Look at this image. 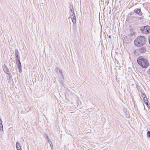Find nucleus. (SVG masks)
Instances as JSON below:
<instances>
[{
  "label": "nucleus",
  "mask_w": 150,
  "mask_h": 150,
  "mask_svg": "<svg viewBox=\"0 0 150 150\" xmlns=\"http://www.w3.org/2000/svg\"><path fill=\"white\" fill-rule=\"evenodd\" d=\"M146 38L142 36L139 37L134 40V43L137 47H141L145 44Z\"/></svg>",
  "instance_id": "obj_1"
},
{
  "label": "nucleus",
  "mask_w": 150,
  "mask_h": 150,
  "mask_svg": "<svg viewBox=\"0 0 150 150\" xmlns=\"http://www.w3.org/2000/svg\"><path fill=\"white\" fill-rule=\"evenodd\" d=\"M138 64L143 68H146L149 66L147 60L142 57H140L137 60Z\"/></svg>",
  "instance_id": "obj_2"
},
{
  "label": "nucleus",
  "mask_w": 150,
  "mask_h": 150,
  "mask_svg": "<svg viewBox=\"0 0 150 150\" xmlns=\"http://www.w3.org/2000/svg\"><path fill=\"white\" fill-rule=\"evenodd\" d=\"M70 18L72 20L73 23L75 24L76 22V19L73 7H70Z\"/></svg>",
  "instance_id": "obj_3"
},
{
  "label": "nucleus",
  "mask_w": 150,
  "mask_h": 150,
  "mask_svg": "<svg viewBox=\"0 0 150 150\" xmlns=\"http://www.w3.org/2000/svg\"><path fill=\"white\" fill-rule=\"evenodd\" d=\"M141 30L144 33H149L150 32V27L148 25L145 26L144 28H142Z\"/></svg>",
  "instance_id": "obj_4"
},
{
  "label": "nucleus",
  "mask_w": 150,
  "mask_h": 150,
  "mask_svg": "<svg viewBox=\"0 0 150 150\" xmlns=\"http://www.w3.org/2000/svg\"><path fill=\"white\" fill-rule=\"evenodd\" d=\"M56 72L59 75V76H61L63 78V75L62 73V72L60 70L59 68L57 67L55 69Z\"/></svg>",
  "instance_id": "obj_5"
},
{
  "label": "nucleus",
  "mask_w": 150,
  "mask_h": 150,
  "mask_svg": "<svg viewBox=\"0 0 150 150\" xmlns=\"http://www.w3.org/2000/svg\"><path fill=\"white\" fill-rule=\"evenodd\" d=\"M134 12L136 14H138L140 16H142V13L140 9L136 8L134 10Z\"/></svg>",
  "instance_id": "obj_6"
},
{
  "label": "nucleus",
  "mask_w": 150,
  "mask_h": 150,
  "mask_svg": "<svg viewBox=\"0 0 150 150\" xmlns=\"http://www.w3.org/2000/svg\"><path fill=\"white\" fill-rule=\"evenodd\" d=\"M4 71L7 74H9V71L8 69L5 65H4V67L3 68Z\"/></svg>",
  "instance_id": "obj_7"
},
{
  "label": "nucleus",
  "mask_w": 150,
  "mask_h": 150,
  "mask_svg": "<svg viewBox=\"0 0 150 150\" xmlns=\"http://www.w3.org/2000/svg\"><path fill=\"white\" fill-rule=\"evenodd\" d=\"M16 146L17 150H22L21 146L18 142H16Z\"/></svg>",
  "instance_id": "obj_8"
},
{
  "label": "nucleus",
  "mask_w": 150,
  "mask_h": 150,
  "mask_svg": "<svg viewBox=\"0 0 150 150\" xmlns=\"http://www.w3.org/2000/svg\"><path fill=\"white\" fill-rule=\"evenodd\" d=\"M146 51V50L144 47H142L139 50V52L141 53H144Z\"/></svg>",
  "instance_id": "obj_9"
},
{
  "label": "nucleus",
  "mask_w": 150,
  "mask_h": 150,
  "mask_svg": "<svg viewBox=\"0 0 150 150\" xmlns=\"http://www.w3.org/2000/svg\"><path fill=\"white\" fill-rule=\"evenodd\" d=\"M144 101L145 103L146 104V105H147V106L148 107V100L147 98L146 97V98H143Z\"/></svg>",
  "instance_id": "obj_10"
},
{
  "label": "nucleus",
  "mask_w": 150,
  "mask_h": 150,
  "mask_svg": "<svg viewBox=\"0 0 150 150\" xmlns=\"http://www.w3.org/2000/svg\"><path fill=\"white\" fill-rule=\"evenodd\" d=\"M15 56L16 57H18L19 56V52L17 49H16L15 51Z\"/></svg>",
  "instance_id": "obj_11"
},
{
  "label": "nucleus",
  "mask_w": 150,
  "mask_h": 150,
  "mask_svg": "<svg viewBox=\"0 0 150 150\" xmlns=\"http://www.w3.org/2000/svg\"><path fill=\"white\" fill-rule=\"evenodd\" d=\"M47 141L50 145V146L51 148V149H53V145L52 144L51 141L49 139H48V141Z\"/></svg>",
  "instance_id": "obj_12"
},
{
  "label": "nucleus",
  "mask_w": 150,
  "mask_h": 150,
  "mask_svg": "<svg viewBox=\"0 0 150 150\" xmlns=\"http://www.w3.org/2000/svg\"><path fill=\"white\" fill-rule=\"evenodd\" d=\"M0 130L2 132L3 131V126L2 123V121L0 122Z\"/></svg>",
  "instance_id": "obj_13"
},
{
  "label": "nucleus",
  "mask_w": 150,
  "mask_h": 150,
  "mask_svg": "<svg viewBox=\"0 0 150 150\" xmlns=\"http://www.w3.org/2000/svg\"><path fill=\"white\" fill-rule=\"evenodd\" d=\"M141 96L143 98L146 97L145 94L144 93H142Z\"/></svg>",
  "instance_id": "obj_14"
},
{
  "label": "nucleus",
  "mask_w": 150,
  "mask_h": 150,
  "mask_svg": "<svg viewBox=\"0 0 150 150\" xmlns=\"http://www.w3.org/2000/svg\"><path fill=\"white\" fill-rule=\"evenodd\" d=\"M147 137H150V131H148L147 132Z\"/></svg>",
  "instance_id": "obj_15"
},
{
  "label": "nucleus",
  "mask_w": 150,
  "mask_h": 150,
  "mask_svg": "<svg viewBox=\"0 0 150 150\" xmlns=\"http://www.w3.org/2000/svg\"><path fill=\"white\" fill-rule=\"evenodd\" d=\"M147 72L148 74L150 75V67H149V69L147 70Z\"/></svg>",
  "instance_id": "obj_16"
},
{
  "label": "nucleus",
  "mask_w": 150,
  "mask_h": 150,
  "mask_svg": "<svg viewBox=\"0 0 150 150\" xmlns=\"http://www.w3.org/2000/svg\"><path fill=\"white\" fill-rule=\"evenodd\" d=\"M18 64V67H21V62L17 63Z\"/></svg>",
  "instance_id": "obj_17"
},
{
  "label": "nucleus",
  "mask_w": 150,
  "mask_h": 150,
  "mask_svg": "<svg viewBox=\"0 0 150 150\" xmlns=\"http://www.w3.org/2000/svg\"><path fill=\"white\" fill-rule=\"evenodd\" d=\"M16 60H19V59H20V57H19V56H18V57H16Z\"/></svg>",
  "instance_id": "obj_18"
},
{
  "label": "nucleus",
  "mask_w": 150,
  "mask_h": 150,
  "mask_svg": "<svg viewBox=\"0 0 150 150\" xmlns=\"http://www.w3.org/2000/svg\"><path fill=\"white\" fill-rule=\"evenodd\" d=\"M45 136H46V138H47V141H48V139H49V138L47 134H45Z\"/></svg>",
  "instance_id": "obj_19"
},
{
  "label": "nucleus",
  "mask_w": 150,
  "mask_h": 150,
  "mask_svg": "<svg viewBox=\"0 0 150 150\" xmlns=\"http://www.w3.org/2000/svg\"><path fill=\"white\" fill-rule=\"evenodd\" d=\"M16 62H17V63L20 62V59H19V60H16Z\"/></svg>",
  "instance_id": "obj_20"
},
{
  "label": "nucleus",
  "mask_w": 150,
  "mask_h": 150,
  "mask_svg": "<svg viewBox=\"0 0 150 150\" xmlns=\"http://www.w3.org/2000/svg\"><path fill=\"white\" fill-rule=\"evenodd\" d=\"M18 69H19H19H21V67H18Z\"/></svg>",
  "instance_id": "obj_21"
},
{
  "label": "nucleus",
  "mask_w": 150,
  "mask_h": 150,
  "mask_svg": "<svg viewBox=\"0 0 150 150\" xmlns=\"http://www.w3.org/2000/svg\"><path fill=\"white\" fill-rule=\"evenodd\" d=\"M126 117L128 118H129V115H127L126 116Z\"/></svg>",
  "instance_id": "obj_22"
},
{
  "label": "nucleus",
  "mask_w": 150,
  "mask_h": 150,
  "mask_svg": "<svg viewBox=\"0 0 150 150\" xmlns=\"http://www.w3.org/2000/svg\"><path fill=\"white\" fill-rule=\"evenodd\" d=\"M19 71L20 72H22L21 69H19Z\"/></svg>",
  "instance_id": "obj_23"
}]
</instances>
